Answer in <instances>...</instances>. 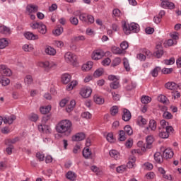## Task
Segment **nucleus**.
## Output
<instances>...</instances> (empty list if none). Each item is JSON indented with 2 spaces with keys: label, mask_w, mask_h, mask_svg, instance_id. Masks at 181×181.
I'll return each mask as SVG.
<instances>
[{
  "label": "nucleus",
  "mask_w": 181,
  "mask_h": 181,
  "mask_svg": "<svg viewBox=\"0 0 181 181\" xmlns=\"http://www.w3.org/2000/svg\"><path fill=\"white\" fill-rule=\"evenodd\" d=\"M158 100L163 104H168L169 103V100L165 95H160L158 97Z\"/></svg>",
  "instance_id": "obj_37"
},
{
  "label": "nucleus",
  "mask_w": 181,
  "mask_h": 181,
  "mask_svg": "<svg viewBox=\"0 0 181 181\" xmlns=\"http://www.w3.org/2000/svg\"><path fill=\"white\" fill-rule=\"evenodd\" d=\"M103 73L104 71H103V69H98L94 72V76L100 77V76H103Z\"/></svg>",
  "instance_id": "obj_64"
},
{
  "label": "nucleus",
  "mask_w": 181,
  "mask_h": 181,
  "mask_svg": "<svg viewBox=\"0 0 181 181\" xmlns=\"http://www.w3.org/2000/svg\"><path fill=\"white\" fill-rule=\"evenodd\" d=\"M134 88H136V83L135 82H131L126 86V90L127 91H131V90H134Z\"/></svg>",
  "instance_id": "obj_42"
},
{
  "label": "nucleus",
  "mask_w": 181,
  "mask_h": 181,
  "mask_svg": "<svg viewBox=\"0 0 181 181\" xmlns=\"http://www.w3.org/2000/svg\"><path fill=\"white\" fill-rule=\"evenodd\" d=\"M86 139V134L83 132L76 133L72 136V141L74 142H80V141H84Z\"/></svg>",
  "instance_id": "obj_11"
},
{
  "label": "nucleus",
  "mask_w": 181,
  "mask_h": 181,
  "mask_svg": "<svg viewBox=\"0 0 181 181\" xmlns=\"http://www.w3.org/2000/svg\"><path fill=\"white\" fill-rule=\"evenodd\" d=\"M19 141L18 137H15L13 139H7L6 140L5 144L6 145H11V144H16V142Z\"/></svg>",
  "instance_id": "obj_45"
},
{
  "label": "nucleus",
  "mask_w": 181,
  "mask_h": 181,
  "mask_svg": "<svg viewBox=\"0 0 181 181\" xmlns=\"http://www.w3.org/2000/svg\"><path fill=\"white\" fill-rule=\"evenodd\" d=\"M146 148L147 149H151V148H152V144H153V136H148L146 139Z\"/></svg>",
  "instance_id": "obj_28"
},
{
  "label": "nucleus",
  "mask_w": 181,
  "mask_h": 181,
  "mask_svg": "<svg viewBox=\"0 0 181 181\" xmlns=\"http://www.w3.org/2000/svg\"><path fill=\"white\" fill-rule=\"evenodd\" d=\"M119 64H121V58L119 57L115 58V59L112 63V67H117V66H119Z\"/></svg>",
  "instance_id": "obj_49"
},
{
  "label": "nucleus",
  "mask_w": 181,
  "mask_h": 181,
  "mask_svg": "<svg viewBox=\"0 0 181 181\" xmlns=\"http://www.w3.org/2000/svg\"><path fill=\"white\" fill-rule=\"evenodd\" d=\"M91 93H93V90L88 86L82 88L80 91V94L83 98H88L91 95Z\"/></svg>",
  "instance_id": "obj_9"
},
{
  "label": "nucleus",
  "mask_w": 181,
  "mask_h": 181,
  "mask_svg": "<svg viewBox=\"0 0 181 181\" xmlns=\"http://www.w3.org/2000/svg\"><path fill=\"white\" fill-rule=\"evenodd\" d=\"M0 74L1 76H6V77H11L12 76V71L5 64H0Z\"/></svg>",
  "instance_id": "obj_6"
},
{
  "label": "nucleus",
  "mask_w": 181,
  "mask_h": 181,
  "mask_svg": "<svg viewBox=\"0 0 181 181\" xmlns=\"http://www.w3.org/2000/svg\"><path fill=\"white\" fill-rule=\"evenodd\" d=\"M9 45V42L6 38L0 39V49H5Z\"/></svg>",
  "instance_id": "obj_36"
},
{
  "label": "nucleus",
  "mask_w": 181,
  "mask_h": 181,
  "mask_svg": "<svg viewBox=\"0 0 181 181\" xmlns=\"http://www.w3.org/2000/svg\"><path fill=\"white\" fill-rule=\"evenodd\" d=\"M83 156L85 159H90V158H91V151H90V148H84L83 150Z\"/></svg>",
  "instance_id": "obj_34"
},
{
  "label": "nucleus",
  "mask_w": 181,
  "mask_h": 181,
  "mask_svg": "<svg viewBox=\"0 0 181 181\" xmlns=\"http://www.w3.org/2000/svg\"><path fill=\"white\" fill-rule=\"evenodd\" d=\"M23 50H24V52H32V50H33V45H24L23 46Z\"/></svg>",
  "instance_id": "obj_50"
},
{
  "label": "nucleus",
  "mask_w": 181,
  "mask_h": 181,
  "mask_svg": "<svg viewBox=\"0 0 181 181\" xmlns=\"http://www.w3.org/2000/svg\"><path fill=\"white\" fill-rule=\"evenodd\" d=\"M110 114L111 115H112L113 117L115 115H117V114H118V106H112L110 108Z\"/></svg>",
  "instance_id": "obj_51"
},
{
  "label": "nucleus",
  "mask_w": 181,
  "mask_h": 181,
  "mask_svg": "<svg viewBox=\"0 0 181 181\" xmlns=\"http://www.w3.org/2000/svg\"><path fill=\"white\" fill-rule=\"evenodd\" d=\"M163 118H165V119H172V118H173V115H172V113L168 111L163 112Z\"/></svg>",
  "instance_id": "obj_53"
},
{
  "label": "nucleus",
  "mask_w": 181,
  "mask_h": 181,
  "mask_svg": "<svg viewBox=\"0 0 181 181\" xmlns=\"http://www.w3.org/2000/svg\"><path fill=\"white\" fill-rule=\"evenodd\" d=\"M66 179H69V180H76V173H74L72 171H69L66 174Z\"/></svg>",
  "instance_id": "obj_38"
},
{
  "label": "nucleus",
  "mask_w": 181,
  "mask_h": 181,
  "mask_svg": "<svg viewBox=\"0 0 181 181\" xmlns=\"http://www.w3.org/2000/svg\"><path fill=\"white\" fill-rule=\"evenodd\" d=\"M54 45L57 47L62 49V47H63L64 46V42H63V41L57 40V41H54Z\"/></svg>",
  "instance_id": "obj_63"
},
{
  "label": "nucleus",
  "mask_w": 181,
  "mask_h": 181,
  "mask_svg": "<svg viewBox=\"0 0 181 181\" xmlns=\"http://www.w3.org/2000/svg\"><path fill=\"white\" fill-rule=\"evenodd\" d=\"M165 88L167 90H171L172 91H175V90H177V84L173 81L168 82L165 84Z\"/></svg>",
  "instance_id": "obj_17"
},
{
  "label": "nucleus",
  "mask_w": 181,
  "mask_h": 181,
  "mask_svg": "<svg viewBox=\"0 0 181 181\" xmlns=\"http://www.w3.org/2000/svg\"><path fill=\"white\" fill-rule=\"evenodd\" d=\"M86 40V37L84 35H78L74 37V42H83Z\"/></svg>",
  "instance_id": "obj_56"
},
{
  "label": "nucleus",
  "mask_w": 181,
  "mask_h": 181,
  "mask_svg": "<svg viewBox=\"0 0 181 181\" xmlns=\"http://www.w3.org/2000/svg\"><path fill=\"white\" fill-rule=\"evenodd\" d=\"M127 137L125 136V132L124 130H120L119 133V141L121 142L125 141Z\"/></svg>",
  "instance_id": "obj_43"
},
{
  "label": "nucleus",
  "mask_w": 181,
  "mask_h": 181,
  "mask_svg": "<svg viewBox=\"0 0 181 181\" xmlns=\"http://www.w3.org/2000/svg\"><path fill=\"white\" fill-rule=\"evenodd\" d=\"M122 28L125 35H130V33H138V32L141 30L139 25L135 23H131L130 24L124 23Z\"/></svg>",
  "instance_id": "obj_2"
},
{
  "label": "nucleus",
  "mask_w": 181,
  "mask_h": 181,
  "mask_svg": "<svg viewBox=\"0 0 181 181\" xmlns=\"http://www.w3.org/2000/svg\"><path fill=\"white\" fill-rule=\"evenodd\" d=\"M74 107H76V100H72L70 101L69 105H68L66 107V112H71L73 110H74Z\"/></svg>",
  "instance_id": "obj_30"
},
{
  "label": "nucleus",
  "mask_w": 181,
  "mask_h": 181,
  "mask_svg": "<svg viewBox=\"0 0 181 181\" xmlns=\"http://www.w3.org/2000/svg\"><path fill=\"white\" fill-rule=\"evenodd\" d=\"M152 98H151L149 96H143L141 100L142 104H149Z\"/></svg>",
  "instance_id": "obj_44"
},
{
  "label": "nucleus",
  "mask_w": 181,
  "mask_h": 181,
  "mask_svg": "<svg viewBox=\"0 0 181 181\" xmlns=\"http://www.w3.org/2000/svg\"><path fill=\"white\" fill-rule=\"evenodd\" d=\"M163 155L165 159H171V158H173V151H172L170 148H166L163 151Z\"/></svg>",
  "instance_id": "obj_19"
},
{
  "label": "nucleus",
  "mask_w": 181,
  "mask_h": 181,
  "mask_svg": "<svg viewBox=\"0 0 181 181\" xmlns=\"http://www.w3.org/2000/svg\"><path fill=\"white\" fill-rule=\"evenodd\" d=\"M71 80V76L69 74H64L62 76V81L63 84H68Z\"/></svg>",
  "instance_id": "obj_22"
},
{
  "label": "nucleus",
  "mask_w": 181,
  "mask_h": 181,
  "mask_svg": "<svg viewBox=\"0 0 181 181\" xmlns=\"http://www.w3.org/2000/svg\"><path fill=\"white\" fill-rule=\"evenodd\" d=\"M112 13H113L115 18H121V16H122V13L118 8L114 9L112 11Z\"/></svg>",
  "instance_id": "obj_46"
},
{
  "label": "nucleus",
  "mask_w": 181,
  "mask_h": 181,
  "mask_svg": "<svg viewBox=\"0 0 181 181\" xmlns=\"http://www.w3.org/2000/svg\"><path fill=\"white\" fill-rule=\"evenodd\" d=\"M64 59L66 63L74 64L76 62H77V56L70 52H68L65 54Z\"/></svg>",
  "instance_id": "obj_7"
},
{
  "label": "nucleus",
  "mask_w": 181,
  "mask_h": 181,
  "mask_svg": "<svg viewBox=\"0 0 181 181\" xmlns=\"http://www.w3.org/2000/svg\"><path fill=\"white\" fill-rule=\"evenodd\" d=\"M112 50L115 54H122V53H124L122 49H120L119 47H113Z\"/></svg>",
  "instance_id": "obj_58"
},
{
  "label": "nucleus",
  "mask_w": 181,
  "mask_h": 181,
  "mask_svg": "<svg viewBox=\"0 0 181 181\" xmlns=\"http://www.w3.org/2000/svg\"><path fill=\"white\" fill-rule=\"evenodd\" d=\"M156 51L154 52V56L157 59H160L162 56H163V48L160 45H157L156 48Z\"/></svg>",
  "instance_id": "obj_14"
},
{
  "label": "nucleus",
  "mask_w": 181,
  "mask_h": 181,
  "mask_svg": "<svg viewBox=\"0 0 181 181\" xmlns=\"http://www.w3.org/2000/svg\"><path fill=\"white\" fill-rule=\"evenodd\" d=\"M164 64L167 66H170L175 64V58H170V59H165Z\"/></svg>",
  "instance_id": "obj_62"
},
{
  "label": "nucleus",
  "mask_w": 181,
  "mask_h": 181,
  "mask_svg": "<svg viewBox=\"0 0 181 181\" xmlns=\"http://www.w3.org/2000/svg\"><path fill=\"white\" fill-rule=\"evenodd\" d=\"M37 6H35L33 4H30L26 6V12L28 13V15H30L31 13H35V12H37Z\"/></svg>",
  "instance_id": "obj_15"
},
{
  "label": "nucleus",
  "mask_w": 181,
  "mask_h": 181,
  "mask_svg": "<svg viewBox=\"0 0 181 181\" xmlns=\"http://www.w3.org/2000/svg\"><path fill=\"white\" fill-rule=\"evenodd\" d=\"M104 57V52L103 50H96L94 51L92 54V59L93 60H100V59H103Z\"/></svg>",
  "instance_id": "obj_12"
},
{
  "label": "nucleus",
  "mask_w": 181,
  "mask_h": 181,
  "mask_svg": "<svg viewBox=\"0 0 181 181\" xmlns=\"http://www.w3.org/2000/svg\"><path fill=\"white\" fill-rule=\"evenodd\" d=\"M153 156L154 160L157 163H162V162H163V156L160 152H156Z\"/></svg>",
  "instance_id": "obj_23"
},
{
  "label": "nucleus",
  "mask_w": 181,
  "mask_h": 181,
  "mask_svg": "<svg viewBox=\"0 0 181 181\" xmlns=\"http://www.w3.org/2000/svg\"><path fill=\"white\" fill-rule=\"evenodd\" d=\"M122 118L123 121L128 122L132 118L131 112L128 109H123Z\"/></svg>",
  "instance_id": "obj_13"
},
{
  "label": "nucleus",
  "mask_w": 181,
  "mask_h": 181,
  "mask_svg": "<svg viewBox=\"0 0 181 181\" xmlns=\"http://www.w3.org/2000/svg\"><path fill=\"white\" fill-rule=\"evenodd\" d=\"M149 129L151 131H155L156 129V121L151 119L149 121L148 123V127L146 128V129L144 130V132H146V134H148V132L149 131Z\"/></svg>",
  "instance_id": "obj_16"
},
{
  "label": "nucleus",
  "mask_w": 181,
  "mask_h": 181,
  "mask_svg": "<svg viewBox=\"0 0 181 181\" xmlns=\"http://www.w3.org/2000/svg\"><path fill=\"white\" fill-rule=\"evenodd\" d=\"M50 110H52V106L50 105H47L46 107H41L40 108V111L41 114H43V115L50 112Z\"/></svg>",
  "instance_id": "obj_33"
},
{
  "label": "nucleus",
  "mask_w": 181,
  "mask_h": 181,
  "mask_svg": "<svg viewBox=\"0 0 181 181\" xmlns=\"http://www.w3.org/2000/svg\"><path fill=\"white\" fill-rule=\"evenodd\" d=\"M79 19L83 23H94V16L87 13H81L79 15Z\"/></svg>",
  "instance_id": "obj_4"
},
{
  "label": "nucleus",
  "mask_w": 181,
  "mask_h": 181,
  "mask_svg": "<svg viewBox=\"0 0 181 181\" xmlns=\"http://www.w3.org/2000/svg\"><path fill=\"white\" fill-rule=\"evenodd\" d=\"M93 63L91 61H89L86 64H83L82 66L83 71H90V70H91V69L93 68Z\"/></svg>",
  "instance_id": "obj_26"
},
{
  "label": "nucleus",
  "mask_w": 181,
  "mask_h": 181,
  "mask_svg": "<svg viewBox=\"0 0 181 181\" xmlns=\"http://www.w3.org/2000/svg\"><path fill=\"white\" fill-rule=\"evenodd\" d=\"M160 6L164 9H173L175 8V4L170 1H167L166 3L160 4Z\"/></svg>",
  "instance_id": "obj_25"
},
{
  "label": "nucleus",
  "mask_w": 181,
  "mask_h": 181,
  "mask_svg": "<svg viewBox=\"0 0 181 181\" xmlns=\"http://www.w3.org/2000/svg\"><path fill=\"white\" fill-rule=\"evenodd\" d=\"M82 118H85L86 119H91V113L89 112H84L81 114Z\"/></svg>",
  "instance_id": "obj_59"
},
{
  "label": "nucleus",
  "mask_w": 181,
  "mask_h": 181,
  "mask_svg": "<svg viewBox=\"0 0 181 181\" xmlns=\"http://www.w3.org/2000/svg\"><path fill=\"white\" fill-rule=\"evenodd\" d=\"M38 130L40 132H43V134H47V135L52 133V128L50 126L45 124L38 125Z\"/></svg>",
  "instance_id": "obj_10"
},
{
  "label": "nucleus",
  "mask_w": 181,
  "mask_h": 181,
  "mask_svg": "<svg viewBox=\"0 0 181 181\" xmlns=\"http://www.w3.org/2000/svg\"><path fill=\"white\" fill-rule=\"evenodd\" d=\"M160 138H162L163 139H166L169 138V134L167 133L166 130L165 129H163L160 131L159 133Z\"/></svg>",
  "instance_id": "obj_40"
},
{
  "label": "nucleus",
  "mask_w": 181,
  "mask_h": 181,
  "mask_svg": "<svg viewBox=\"0 0 181 181\" xmlns=\"http://www.w3.org/2000/svg\"><path fill=\"white\" fill-rule=\"evenodd\" d=\"M160 67L156 66L151 71V74L152 77H158V75L159 74V71H160Z\"/></svg>",
  "instance_id": "obj_39"
},
{
  "label": "nucleus",
  "mask_w": 181,
  "mask_h": 181,
  "mask_svg": "<svg viewBox=\"0 0 181 181\" xmlns=\"http://www.w3.org/2000/svg\"><path fill=\"white\" fill-rule=\"evenodd\" d=\"M0 33H2L3 35H11V28L5 25H1Z\"/></svg>",
  "instance_id": "obj_27"
},
{
  "label": "nucleus",
  "mask_w": 181,
  "mask_h": 181,
  "mask_svg": "<svg viewBox=\"0 0 181 181\" xmlns=\"http://www.w3.org/2000/svg\"><path fill=\"white\" fill-rule=\"evenodd\" d=\"M30 28L37 29L41 35H46L47 33V27L42 22H33L30 23Z\"/></svg>",
  "instance_id": "obj_3"
},
{
  "label": "nucleus",
  "mask_w": 181,
  "mask_h": 181,
  "mask_svg": "<svg viewBox=\"0 0 181 181\" xmlns=\"http://www.w3.org/2000/svg\"><path fill=\"white\" fill-rule=\"evenodd\" d=\"M90 170H92V172H94L98 176L103 175V171L101 170V169L95 165H92L90 167Z\"/></svg>",
  "instance_id": "obj_32"
},
{
  "label": "nucleus",
  "mask_w": 181,
  "mask_h": 181,
  "mask_svg": "<svg viewBox=\"0 0 181 181\" xmlns=\"http://www.w3.org/2000/svg\"><path fill=\"white\" fill-rule=\"evenodd\" d=\"M93 100L95 103L99 105H101L105 103L104 98H103L101 96H99L98 95H95L93 97Z\"/></svg>",
  "instance_id": "obj_29"
},
{
  "label": "nucleus",
  "mask_w": 181,
  "mask_h": 181,
  "mask_svg": "<svg viewBox=\"0 0 181 181\" xmlns=\"http://www.w3.org/2000/svg\"><path fill=\"white\" fill-rule=\"evenodd\" d=\"M109 155L111 158H113V159H115V160H118L120 158L119 153L117 150H110L109 152Z\"/></svg>",
  "instance_id": "obj_24"
},
{
  "label": "nucleus",
  "mask_w": 181,
  "mask_h": 181,
  "mask_svg": "<svg viewBox=\"0 0 181 181\" xmlns=\"http://www.w3.org/2000/svg\"><path fill=\"white\" fill-rule=\"evenodd\" d=\"M124 129V134H127V135H132V134H134V131L132 130V128L129 125H126Z\"/></svg>",
  "instance_id": "obj_41"
},
{
  "label": "nucleus",
  "mask_w": 181,
  "mask_h": 181,
  "mask_svg": "<svg viewBox=\"0 0 181 181\" xmlns=\"http://www.w3.org/2000/svg\"><path fill=\"white\" fill-rule=\"evenodd\" d=\"M123 64H124V69H125V70H127V71H129V70H131V66H129V62L128 61V59L127 58H124L123 59Z\"/></svg>",
  "instance_id": "obj_47"
},
{
  "label": "nucleus",
  "mask_w": 181,
  "mask_h": 181,
  "mask_svg": "<svg viewBox=\"0 0 181 181\" xmlns=\"http://www.w3.org/2000/svg\"><path fill=\"white\" fill-rule=\"evenodd\" d=\"M45 52L46 54H48V56H55L56 55L55 49L52 47L51 46H47L45 47Z\"/></svg>",
  "instance_id": "obj_21"
},
{
  "label": "nucleus",
  "mask_w": 181,
  "mask_h": 181,
  "mask_svg": "<svg viewBox=\"0 0 181 181\" xmlns=\"http://www.w3.org/2000/svg\"><path fill=\"white\" fill-rule=\"evenodd\" d=\"M172 71H173V69L172 68H163L161 70V72L163 73V74H170Z\"/></svg>",
  "instance_id": "obj_61"
},
{
  "label": "nucleus",
  "mask_w": 181,
  "mask_h": 181,
  "mask_svg": "<svg viewBox=\"0 0 181 181\" xmlns=\"http://www.w3.org/2000/svg\"><path fill=\"white\" fill-rule=\"evenodd\" d=\"M24 36L28 40H37L39 35L33 34V33L27 32L24 33Z\"/></svg>",
  "instance_id": "obj_18"
},
{
  "label": "nucleus",
  "mask_w": 181,
  "mask_h": 181,
  "mask_svg": "<svg viewBox=\"0 0 181 181\" xmlns=\"http://www.w3.org/2000/svg\"><path fill=\"white\" fill-rule=\"evenodd\" d=\"M56 66V63L53 62L46 61L40 63V66L45 69V71H50L51 69H54Z\"/></svg>",
  "instance_id": "obj_8"
},
{
  "label": "nucleus",
  "mask_w": 181,
  "mask_h": 181,
  "mask_svg": "<svg viewBox=\"0 0 181 181\" xmlns=\"http://www.w3.org/2000/svg\"><path fill=\"white\" fill-rule=\"evenodd\" d=\"M108 80H110V81H112L110 84V88H112L113 90H117V88H119V80L118 79V78H117V76L114 75H110L108 76Z\"/></svg>",
  "instance_id": "obj_5"
},
{
  "label": "nucleus",
  "mask_w": 181,
  "mask_h": 181,
  "mask_svg": "<svg viewBox=\"0 0 181 181\" xmlns=\"http://www.w3.org/2000/svg\"><path fill=\"white\" fill-rule=\"evenodd\" d=\"M117 173H124L127 170V165H120L116 168Z\"/></svg>",
  "instance_id": "obj_54"
},
{
  "label": "nucleus",
  "mask_w": 181,
  "mask_h": 181,
  "mask_svg": "<svg viewBox=\"0 0 181 181\" xmlns=\"http://www.w3.org/2000/svg\"><path fill=\"white\" fill-rule=\"evenodd\" d=\"M10 83H11V80H9V78H4V77L1 78V86H8Z\"/></svg>",
  "instance_id": "obj_57"
},
{
  "label": "nucleus",
  "mask_w": 181,
  "mask_h": 181,
  "mask_svg": "<svg viewBox=\"0 0 181 181\" xmlns=\"http://www.w3.org/2000/svg\"><path fill=\"white\" fill-rule=\"evenodd\" d=\"M56 131L58 134H64L69 136L73 131V123L69 119L61 120L56 127Z\"/></svg>",
  "instance_id": "obj_1"
},
{
  "label": "nucleus",
  "mask_w": 181,
  "mask_h": 181,
  "mask_svg": "<svg viewBox=\"0 0 181 181\" xmlns=\"http://www.w3.org/2000/svg\"><path fill=\"white\" fill-rule=\"evenodd\" d=\"M69 22L71 23V25H74V26H77V25H78V18L72 16L69 18Z\"/></svg>",
  "instance_id": "obj_48"
},
{
  "label": "nucleus",
  "mask_w": 181,
  "mask_h": 181,
  "mask_svg": "<svg viewBox=\"0 0 181 181\" xmlns=\"http://www.w3.org/2000/svg\"><path fill=\"white\" fill-rule=\"evenodd\" d=\"M63 27L58 26L54 30L52 31V33L54 36H60L63 33Z\"/></svg>",
  "instance_id": "obj_35"
},
{
  "label": "nucleus",
  "mask_w": 181,
  "mask_h": 181,
  "mask_svg": "<svg viewBox=\"0 0 181 181\" xmlns=\"http://www.w3.org/2000/svg\"><path fill=\"white\" fill-rule=\"evenodd\" d=\"M15 119H16V116L11 115V116L4 117V124H8L9 125H11V124H13V121H15Z\"/></svg>",
  "instance_id": "obj_20"
},
{
  "label": "nucleus",
  "mask_w": 181,
  "mask_h": 181,
  "mask_svg": "<svg viewBox=\"0 0 181 181\" xmlns=\"http://www.w3.org/2000/svg\"><path fill=\"white\" fill-rule=\"evenodd\" d=\"M129 47V45H128V42L127 41H123L121 44H120V47L122 49V50H127V49H128V47Z\"/></svg>",
  "instance_id": "obj_60"
},
{
  "label": "nucleus",
  "mask_w": 181,
  "mask_h": 181,
  "mask_svg": "<svg viewBox=\"0 0 181 181\" xmlns=\"http://www.w3.org/2000/svg\"><path fill=\"white\" fill-rule=\"evenodd\" d=\"M24 83L27 86H30V84H33V78L30 75L25 76L24 78Z\"/></svg>",
  "instance_id": "obj_31"
},
{
  "label": "nucleus",
  "mask_w": 181,
  "mask_h": 181,
  "mask_svg": "<svg viewBox=\"0 0 181 181\" xmlns=\"http://www.w3.org/2000/svg\"><path fill=\"white\" fill-rule=\"evenodd\" d=\"M140 52L143 54H146L148 57H151V56H152V52H151V51H149L148 49L143 48L140 50Z\"/></svg>",
  "instance_id": "obj_52"
},
{
  "label": "nucleus",
  "mask_w": 181,
  "mask_h": 181,
  "mask_svg": "<svg viewBox=\"0 0 181 181\" xmlns=\"http://www.w3.org/2000/svg\"><path fill=\"white\" fill-rule=\"evenodd\" d=\"M136 59H138V60L140 62H145V60H146V55L141 52L136 55Z\"/></svg>",
  "instance_id": "obj_55"
}]
</instances>
